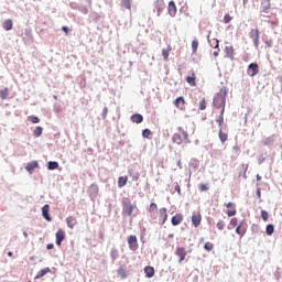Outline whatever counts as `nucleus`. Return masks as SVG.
Segmentation results:
<instances>
[{"label": "nucleus", "mask_w": 282, "mask_h": 282, "mask_svg": "<svg viewBox=\"0 0 282 282\" xmlns=\"http://www.w3.org/2000/svg\"><path fill=\"white\" fill-rule=\"evenodd\" d=\"M169 237H173V234H170Z\"/></svg>", "instance_id": "0e129e2a"}, {"label": "nucleus", "mask_w": 282, "mask_h": 282, "mask_svg": "<svg viewBox=\"0 0 282 282\" xmlns=\"http://www.w3.org/2000/svg\"><path fill=\"white\" fill-rule=\"evenodd\" d=\"M257 195H258V197H261V188H257Z\"/></svg>", "instance_id": "6e6d98bb"}, {"label": "nucleus", "mask_w": 282, "mask_h": 282, "mask_svg": "<svg viewBox=\"0 0 282 282\" xmlns=\"http://www.w3.org/2000/svg\"><path fill=\"white\" fill-rule=\"evenodd\" d=\"M256 177H257V181H258V182H261V175L257 174Z\"/></svg>", "instance_id": "bf43d9fd"}, {"label": "nucleus", "mask_w": 282, "mask_h": 282, "mask_svg": "<svg viewBox=\"0 0 282 282\" xmlns=\"http://www.w3.org/2000/svg\"><path fill=\"white\" fill-rule=\"evenodd\" d=\"M195 80H197V75H195V73H193L192 76L186 77V83H188V85H191V87H195L197 85V83H195Z\"/></svg>", "instance_id": "4be33fe9"}, {"label": "nucleus", "mask_w": 282, "mask_h": 282, "mask_svg": "<svg viewBox=\"0 0 282 282\" xmlns=\"http://www.w3.org/2000/svg\"><path fill=\"white\" fill-rule=\"evenodd\" d=\"M169 219V213L166 207H162L159 209V221L161 226H164Z\"/></svg>", "instance_id": "20e7f679"}, {"label": "nucleus", "mask_w": 282, "mask_h": 282, "mask_svg": "<svg viewBox=\"0 0 282 282\" xmlns=\"http://www.w3.org/2000/svg\"><path fill=\"white\" fill-rule=\"evenodd\" d=\"M265 162V156L260 155L259 164H263Z\"/></svg>", "instance_id": "603ef678"}, {"label": "nucleus", "mask_w": 282, "mask_h": 282, "mask_svg": "<svg viewBox=\"0 0 282 282\" xmlns=\"http://www.w3.org/2000/svg\"><path fill=\"white\" fill-rule=\"evenodd\" d=\"M234 151H236V153H239V147H234Z\"/></svg>", "instance_id": "4d7b16f0"}, {"label": "nucleus", "mask_w": 282, "mask_h": 282, "mask_svg": "<svg viewBox=\"0 0 282 282\" xmlns=\"http://www.w3.org/2000/svg\"><path fill=\"white\" fill-rule=\"evenodd\" d=\"M261 217H262L263 221H268L270 215L268 214V212L261 210Z\"/></svg>", "instance_id": "49530a36"}, {"label": "nucleus", "mask_w": 282, "mask_h": 282, "mask_svg": "<svg viewBox=\"0 0 282 282\" xmlns=\"http://www.w3.org/2000/svg\"><path fill=\"white\" fill-rule=\"evenodd\" d=\"M107 113H109V109L107 107H105L102 109V118H107Z\"/></svg>", "instance_id": "8fccbe9b"}, {"label": "nucleus", "mask_w": 282, "mask_h": 282, "mask_svg": "<svg viewBox=\"0 0 282 282\" xmlns=\"http://www.w3.org/2000/svg\"><path fill=\"white\" fill-rule=\"evenodd\" d=\"M198 189L200 191V193H204V192L208 191V185H206V184H200V185L198 186Z\"/></svg>", "instance_id": "de8ad7c7"}, {"label": "nucleus", "mask_w": 282, "mask_h": 282, "mask_svg": "<svg viewBox=\"0 0 282 282\" xmlns=\"http://www.w3.org/2000/svg\"><path fill=\"white\" fill-rule=\"evenodd\" d=\"M213 248H215V245H213V242H206L204 246V250H206L207 252H210Z\"/></svg>", "instance_id": "79ce46f5"}, {"label": "nucleus", "mask_w": 282, "mask_h": 282, "mask_svg": "<svg viewBox=\"0 0 282 282\" xmlns=\"http://www.w3.org/2000/svg\"><path fill=\"white\" fill-rule=\"evenodd\" d=\"M128 245L130 250L135 251L138 250L139 246H138V237H135L134 235H130L128 238Z\"/></svg>", "instance_id": "0eeeda50"}, {"label": "nucleus", "mask_w": 282, "mask_h": 282, "mask_svg": "<svg viewBox=\"0 0 282 282\" xmlns=\"http://www.w3.org/2000/svg\"><path fill=\"white\" fill-rule=\"evenodd\" d=\"M231 21H232V17H230V14H225L224 23H230Z\"/></svg>", "instance_id": "09e8293b"}, {"label": "nucleus", "mask_w": 282, "mask_h": 282, "mask_svg": "<svg viewBox=\"0 0 282 282\" xmlns=\"http://www.w3.org/2000/svg\"><path fill=\"white\" fill-rule=\"evenodd\" d=\"M214 43H215V50H217V51H215L214 52V56H215V58H217V56H219V52H220V50H219V40H214Z\"/></svg>", "instance_id": "f704fd0d"}, {"label": "nucleus", "mask_w": 282, "mask_h": 282, "mask_svg": "<svg viewBox=\"0 0 282 282\" xmlns=\"http://www.w3.org/2000/svg\"><path fill=\"white\" fill-rule=\"evenodd\" d=\"M192 224L195 228H199L202 225V213L197 212L192 215Z\"/></svg>", "instance_id": "1a4fd4ad"}, {"label": "nucleus", "mask_w": 282, "mask_h": 282, "mask_svg": "<svg viewBox=\"0 0 282 282\" xmlns=\"http://www.w3.org/2000/svg\"><path fill=\"white\" fill-rule=\"evenodd\" d=\"M272 25H279V21L271 22Z\"/></svg>", "instance_id": "052dcab7"}, {"label": "nucleus", "mask_w": 282, "mask_h": 282, "mask_svg": "<svg viewBox=\"0 0 282 282\" xmlns=\"http://www.w3.org/2000/svg\"><path fill=\"white\" fill-rule=\"evenodd\" d=\"M259 29H252L250 32V39H252L256 47H259Z\"/></svg>", "instance_id": "9d476101"}, {"label": "nucleus", "mask_w": 282, "mask_h": 282, "mask_svg": "<svg viewBox=\"0 0 282 282\" xmlns=\"http://www.w3.org/2000/svg\"><path fill=\"white\" fill-rule=\"evenodd\" d=\"M28 120H30V122H32L33 124H39L41 122V119H39V117H34V116L28 117Z\"/></svg>", "instance_id": "4c0bfd02"}, {"label": "nucleus", "mask_w": 282, "mask_h": 282, "mask_svg": "<svg viewBox=\"0 0 282 282\" xmlns=\"http://www.w3.org/2000/svg\"><path fill=\"white\" fill-rule=\"evenodd\" d=\"M23 236L25 237V239H28V232H23Z\"/></svg>", "instance_id": "680f3d73"}, {"label": "nucleus", "mask_w": 282, "mask_h": 282, "mask_svg": "<svg viewBox=\"0 0 282 282\" xmlns=\"http://www.w3.org/2000/svg\"><path fill=\"white\" fill-rule=\"evenodd\" d=\"M127 182H129V177L120 176L118 178V186H119V188H122L123 186H127Z\"/></svg>", "instance_id": "a878e982"}, {"label": "nucleus", "mask_w": 282, "mask_h": 282, "mask_svg": "<svg viewBox=\"0 0 282 282\" xmlns=\"http://www.w3.org/2000/svg\"><path fill=\"white\" fill-rule=\"evenodd\" d=\"M14 26L12 20H6L3 22V28L4 30H7V32H10V30H12V28Z\"/></svg>", "instance_id": "cd10ccee"}, {"label": "nucleus", "mask_w": 282, "mask_h": 282, "mask_svg": "<svg viewBox=\"0 0 282 282\" xmlns=\"http://www.w3.org/2000/svg\"><path fill=\"white\" fill-rule=\"evenodd\" d=\"M148 210H149L151 217H153V215L158 212V204L152 203Z\"/></svg>", "instance_id": "7c9ffc66"}, {"label": "nucleus", "mask_w": 282, "mask_h": 282, "mask_svg": "<svg viewBox=\"0 0 282 282\" xmlns=\"http://www.w3.org/2000/svg\"><path fill=\"white\" fill-rule=\"evenodd\" d=\"M42 215L46 221H52V217L50 216V205H44L42 207Z\"/></svg>", "instance_id": "dca6fc26"}, {"label": "nucleus", "mask_w": 282, "mask_h": 282, "mask_svg": "<svg viewBox=\"0 0 282 282\" xmlns=\"http://www.w3.org/2000/svg\"><path fill=\"white\" fill-rule=\"evenodd\" d=\"M270 7H271L270 0H262L261 1L262 12H268Z\"/></svg>", "instance_id": "bb28decb"}, {"label": "nucleus", "mask_w": 282, "mask_h": 282, "mask_svg": "<svg viewBox=\"0 0 282 282\" xmlns=\"http://www.w3.org/2000/svg\"><path fill=\"white\" fill-rule=\"evenodd\" d=\"M132 122H135V124H140L144 121V117L140 113L132 115L131 117Z\"/></svg>", "instance_id": "b1692460"}, {"label": "nucleus", "mask_w": 282, "mask_h": 282, "mask_svg": "<svg viewBox=\"0 0 282 282\" xmlns=\"http://www.w3.org/2000/svg\"><path fill=\"white\" fill-rule=\"evenodd\" d=\"M175 191L178 193V195H182V187H180V184L176 183Z\"/></svg>", "instance_id": "3c124183"}, {"label": "nucleus", "mask_w": 282, "mask_h": 282, "mask_svg": "<svg viewBox=\"0 0 282 282\" xmlns=\"http://www.w3.org/2000/svg\"><path fill=\"white\" fill-rule=\"evenodd\" d=\"M216 226L219 230H224V228H226V223L224 220H218Z\"/></svg>", "instance_id": "c03bdc74"}, {"label": "nucleus", "mask_w": 282, "mask_h": 282, "mask_svg": "<svg viewBox=\"0 0 282 282\" xmlns=\"http://www.w3.org/2000/svg\"><path fill=\"white\" fill-rule=\"evenodd\" d=\"M47 250H54V243H48L46 245Z\"/></svg>", "instance_id": "5fc2aeb1"}, {"label": "nucleus", "mask_w": 282, "mask_h": 282, "mask_svg": "<svg viewBox=\"0 0 282 282\" xmlns=\"http://www.w3.org/2000/svg\"><path fill=\"white\" fill-rule=\"evenodd\" d=\"M224 113H225V111H220V115L216 120V122L219 127H224Z\"/></svg>", "instance_id": "c9c22d12"}, {"label": "nucleus", "mask_w": 282, "mask_h": 282, "mask_svg": "<svg viewBox=\"0 0 282 282\" xmlns=\"http://www.w3.org/2000/svg\"><path fill=\"white\" fill-rule=\"evenodd\" d=\"M174 107H176V109H180V111H186V100L184 99V97H177L174 100Z\"/></svg>", "instance_id": "39448f33"}, {"label": "nucleus", "mask_w": 282, "mask_h": 282, "mask_svg": "<svg viewBox=\"0 0 282 282\" xmlns=\"http://www.w3.org/2000/svg\"><path fill=\"white\" fill-rule=\"evenodd\" d=\"M110 257L112 261H116L120 257V252L118 251V249L112 248L110 251Z\"/></svg>", "instance_id": "c85d7f7f"}, {"label": "nucleus", "mask_w": 282, "mask_h": 282, "mask_svg": "<svg viewBox=\"0 0 282 282\" xmlns=\"http://www.w3.org/2000/svg\"><path fill=\"white\" fill-rule=\"evenodd\" d=\"M226 206L228 208L226 212L227 216L235 217V215H237V207L235 206V203H227Z\"/></svg>", "instance_id": "9b49d317"}, {"label": "nucleus", "mask_w": 282, "mask_h": 282, "mask_svg": "<svg viewBox=\"0 0 282 282\" xmlns=\"http://www.w3.org/2000/svg\"><path fill=\"white\" fill-rule=\"evenodd\" d=\"M63 32H65V34H69V28L67 26H62Z\"/></svg>", "instance_id": "864d4df0"}, {"label": "nucleus", "mask_w": 282, "mask_h": 282, "mask_svg": "<svg viewBox=\"0 0 282 282\" xmlns=\"http://www.w3.org/2000/svg\"><path fill=\"white\" fill-rule=\"evenodd\" d=\"M225 54L230 61H235V47L232 45L225 46Z\"/></svg>", "instance_id": "ddd939ff"}, {"label": "nucleus", "mask_w": 282, "mask_h": 282, "mask_svg": "<svg viewBox=\"0 0 282 282\" xmlns=\"http://www.w3.org/2000/svg\"><path fill=\"white\" fill-rule=\"evenodd\" d=\"M8 256H9V257H12V251H9V252H8Z\"/></svg>", "instance_id": "e2e57ef3"}, {"label": "nucleus", "mask_w": 282, "mask_h": 282, "mask_svg": "<svg viewBox=\"0 0 282 282\" xmlns=\"http://www.w3.org/2000/svg\"><path fill=\"white\" fill-rule=\"evenodd\" d=\"M171 221L172 226H180V224L184 221V216H182V214H176L175 216L172 217Z\"/></svg>", "instance_id": "2eb2a0df"}, {"label": "nucleus", "mask_w": 282, "mask_h": 282, "mask_svg": "<svg viewBox=\"0 0 282 282\" xmlns=\"http://www.w3.org/2000/svg\"><path fill=\"white\" fill-rule=\"evenodd\" d=\"M144 274H145L147 279H153V276H155V268L145 267L144 268Z\"/></svg>", "instance_id": "f3484780"}, {"label": "nucleus", "mask_w": 282, "mask_h": 282, "mask_svg": "<svg viewBox=\"0 0 282 282\" xmlns=\"http://www.w3.org/2000/svg\"><path fill=\"white\" fill-rule=\"evenodd\" d=\"M199 47V41L193 40L192 41V52L193 54H197V48Z\"/></svg>", "instance_id": "2f4dec72"}, {"label": "nucleus", "mask_w": 282, "mask_h": 282, "mask_svg": "<svg viewBox=\"0 0 282 282\" xmlns=\"http://www.w3.org/2000/svg\"><path fill=\"white\" fill-rule=\"evenodd\" d=\"M239 224V220L237 219V217H234L230 219L229 226H231L232 228H237Z\"/></svg>", "instance_id": "a19ab883"}, {"label": "nucleus", "mask_w": 282, "mask_h": 282, "mask_svg": "<svg viewBox=\"0 0 282 282\" xmlns=\"http://www.w3.org/2000/svg\"><path fill=\"white\" fill-rule=\"evenodd\" d=\"M50 272H52V269H50V267H46L37 272L35 279H43V276H45V274H50Z\"/></svg>", "instance_id": "aec40b11"}, {"label": "nucleus", "mask_w": 282, "mask_h": 282, "mask_svg": "<svg viewBox=\"0 0 282 282\" xmlns=\"http://www.w3.org/2000/svg\"><path fill=\"white\" fill-rule=\"evenodd\" d=\"M178 132H175L172 137V141L174 144H191V139H188V131L184 130V128L178 127Z\"/></svg>", "instance_id": "f257e3e1"}, {"label": "nucleus", "mask_w": 282, "mask_h": 282, "mask_svg": "<svg viewBox=\"0 0 282 282\" xmlns=\"http://www.w3.org/2000/svg\"><path fill=\"white\" fill-rule=\"evenodd\" d=\"M177 166H178V169H182V161H177Z\"/></svg>", "instance_id": "13d9d810"}, {"label": "nucleus", "mask_w": 282, "mask_h": 282, "mask_svg": "<svg viewBox=\"0 0 282 282\" xmlns=\"http://www.w3.org/2000/svg\"><path fill=\"white\" fill-rule=\"evenodd\" d=\"M167 10H169L170 17H175V14H177V7L175 6V1L169 2Z\"/></svg>", "instance_id": "4468645a"}, {"label": "nucleus", "mask_w": 282, "mask_h": 282, "mask_svg": "<svg viewBox=\"0 0 282 282\" xmlns=\"http://www.w3.org/2000/svg\"><path fill=\"white\" fill-rule=\"evenodd\" d=\"M121 6L126 10H131V0H121Z\"/></svg>", "instance_id": "72a5a7b5"}, {"label": "nucleus", "mask_w": 282, "mask_h": 282, "mask_svg": "<svg viewBox=\"0 0 282 282\" xmlns=\"http://www.w3.org/2000/svg\"><path fill=\"white\" fill-rule=\"evenodd\" d=\"M142 135H143V138L150 139L153 135V132H151L149 129H144L142 131Z\"/></svg>", "instance_id": "ea45409f"}, {"label": "nucleus", "mask_w": 282, "mask_h": 282, "mask_svg": "<svg viewBox=\"0 0 282 282\" xmlns=\"http://www.w3.org/2000/svg\"><path fill=\"white\" fill-rule=\"evenodd\" d=\"M267 235L271 236L274 234V225H268L265 228Z\"/></svg>", "instance_id": "58836bf2"}, {"label": "nucleus", "mask_w": 282, "mask_h": 282, "mask_svg": "<svg viewBox=\"0 0 282 282\" xmlns=\"http://www.w3.org/2000/svg\"><path fill=\"white\" fill-rule=\"evenodd\" d=\"M66 224H67L68 228H70L73 230V228H75L76 224H78V223L76 220V217L69 216L66 218Z\"/></svg>", "instance_id": "412c9836"}, {"label": "nucleus", "mask_w": 282, "mask_h": 282, "mask_svg": "<svg viewBox=\"0 0 282 282\" xmlns=\"http://www.w3.org/2000/svg\"><path fill=\"white\" fill-rule=\"evenodd\" d=\"M218 138H219L221 144L228 142V133L224 132V130H221V128L219 129Z\"/></svg>", "instance_id": "5701e85b"}, {"label": "nucleus", "mask_w": 282, "mask_h": 282, "mask_svg": "<svg viewBox=\"0 0 282 282\" xmlns=\"http://www.w3.org/2000/svg\"><path fill=\"white\" fill-rule=\"evenodd\" d=\"M186 248L184 247H177L175 250V256L178 257V263H182V261H184V259H186Z\"/></svg>", "instance_id": "6e6552de"}, {"label": "nucleus", "mask_w": 282, "mask_h": 282, "mask_svg": "<svg viewBox=\"0 0 282 282\" xmlns=\"http://www.w3.org/2000/svg\"><path fill=\"white\" fill-rule=\"evenodd\" d=\"M135 208V204H131V200L129 198H126L122 200V213L123 215H127L128 217H131L133 215V209Z\"/></svg>", "instance_id": "7ed1b4c3"}, {"label": "nucleus", "mask_w": 282, "mask_h": 282, "mask_svg": "<svg viewBox=\"0 0 282 282\" xmlns=\"http://www.w3.org/2000/svg\"><path fill=\"white\" fill-rule=\"evenodd\" d=\"M55 169H58V162L56 161L48 162V171H55Z\"/></svg>", "instance_id": "e433bc0d"}, {"label": "nucleus", "mask_w": 282, "mask_h": 282, "mask_svg": "<svg viewBox=\"0 0 282 282\" xmlns=\"http://www.w3.org/2000/svg\"><path fill=\"white\" fill-rule=\"evenodd\" d=\"M226 89H220L213 101V105L216 109H221L220 111H226Z\"/></svg>", "instance_id": "f03ea898"}, {"label": "nucleus", "mask_w": 282, "mask_h": 282, "mask_svg": "<svg viewBox=\"0 0 282 282\" xmlns=\"http://www.w3.org/2000/svg\"><path fill=\"white\" fill-rule=\"evenodd\" d=\"M199 109L200 111H204L206 109V98H203L199 102Z\"/></svg>", "instance_id": "a18cd8bd"}, {"label": "nucleus", "mask_w": 282, "mask_h": 282, "mask_svg": "<svg viewBox=\"0 0 282 282\" xmlns=\"http://www.w3.org/2000/svg\"><path fill=\"white\" fill-rule=\"evenodd\" d=\"M55 237H56V246H61L63 241H65V231L63 229H58Z\"/></svg>", "instance_id": "f8f14e48"}, {"label": "nucleus", "mask_w": 282, "mask_h": 282, "mask_svg": "<svg viewBox=\"0 0 282 282\" xmlns=\"http://www.w3.org/2000/svg\"><path fill=\"white\" fill-rule=\"evenodd\" d=\"M246 230H247L246 224L242 221V223H240L239 226L236 228V234H237V235H240V237H243V235H246Z\"/></svg>", "instance_id": "a211bd4d"}, {"label": "nucleus", "mask_w": 282, "mask_h": 282, "mask_svg": "<svg viewBox=\"0 0 282 282\" xmlns=\"http://www.w3.org/2000/svg\"><path fill=\"white\" fill-rule=\"evenodd\" d=\"M9 91L10 90L8 88H4V89L0 90V98H1V100H7L8 99Z\"/></svg>", "instance_id": "473e14b6"}, {"label": "nucleus", "mask_w": 282, "mask_h": 282, "mask_svg": "<svg viewBox=\"0 0 282 282\" xmlns=\"http://www.w3.org/2000/svg\"><path fill=\"white\" fill-rule=\"evenodd\" d=\"M33 135L35 138H41V135H43V128L41 126H37L33 131Z\"/></svg>", "instance_id": "c756f323"}, {"label": "nucleus", "mask_w": 282, "mask_h": 282, "mask_svg": "<svg viewBox=\"0 0 282 282\" xmlns=\"http://www.w3.org/2000/svg\"><path fill=\"white\" fill-rule=\"evenodd\" d=\"M172 50H173V47H171V45H167L166 48L162 50V56H163L164 61H169V56H170Z\"/></svg>", "instance_id": "393cba45"}, {"label": "nucleus", "mask_w": 282, "mask_h": 282, "mask_svg": "<svg viewBox=\"0 0 282 282\" xmlns=\"http://www.w3.org/2000/svg\"><path fill=\"white\" fill-rule=\"evenodd\" d=\"M247 74H248V76H251V77L257 76V74H259V64H257V63L249 64Z\"/></svg>", "instance_id": "423d86ee"}, {"label": "nucleus", "mask_w": 282, "mask_h": 282, "mask_svg": "<svg viewBox=\"0 0 282 282\" xmlns=\"http://www.w3.org/2000/svg\"><path fill=\"white\" fill-rule=\"evenodd\" d=\"M156 6H158V12H162L164 0H156Z\"/></svg>", "instance_id": "37998d69"}, {"label": "nucleus", "mask_w": 282, "mask_h": 282, "mask_svg": "<svg viewBox=\"0 0 282 282\" xmlns=\"http://www.w3.org/2000/svg\"><path fill=\"white\" fill-rule=\"evenodd\" d=\"M34 169H39V162L37 161H32L31 163H29L25 166V170L28 171V173H30V175H32V171H34Z\"/></svg>", "instance_id": "6ab92c4d"}, {"label": "nucleus", "mask_w": 282, "mask_h": 282, "mask_svg": "<svg viewBox=\"0 0 282 282\" xmlns=\"http://www.w3.org/2000/svg\"><path fill=\"white\" fill-rule=\"evenodd\" d=\"M243 2L246 3V0H243Z\"/></svg>", "instance_id": "69168bd1"}]
</instances>
